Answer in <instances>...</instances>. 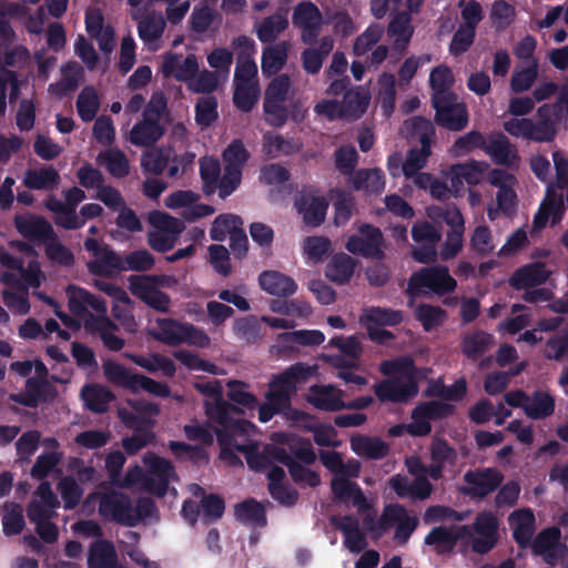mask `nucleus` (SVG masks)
Here are the masks:
<instances>
[{
  "mask_svg": "<svg viewBox=\"0 0 568 568\" xmlns=\"http://www.w3.org/2000/svg\"><path fill=\"white\" fill-rule=\"evenodd\" d=\"M310 374V367L303 363H296L282 373L273 375L265 393V403L258 406V420L267 423L275 415L285 410H290L291 417L298 420L303 413L298 409H292V397L296 393L297 385L305 382Z\"/></svg>",
  "mask_w": 568,
  "mask_h": 568,
  "instance_id": "obj_1",
  "label": "nucleus"
},
{
  "mask_svg": "<svg viewBox=\"0 0 568 568\" xmlns=\"http://www.w3.org/2000/svg\"><path fill=\"white\" fill-rule=\"evenodd\" d=\"M83 246L97 257L88 264L90 273L94 275H106L110 270L145 272L150 271L155 263L153 255L146 250L131 252L125 256V265H123L119 255L109 245H101L93 237L85 239Z\"/></svg>",
  "mask_w": 568,
  "mask_h": 568,
  "instance_id": "obj_2",
  "label": "nucleus"
},
{
  "mask_svg": "<svg viewBox=\"0 0 568 568\" xmlns=\"http://www.w3.org/2000/svg\"><path fill=\"white\" fill-rule=\"evenodd\" d=\"M457 287L456 280L449 274L447 266H426L414 272L408 278L406 293L410 297L435 294L444 296Z\"/></svg>",
  "mask_w": 568,
  "mask_h": 568,
  "instance_id": "obj_3",
  "label": "nucleus"
},
{
  "mask_svg": "<svg viewBox=\"0 0 568 568\" xmlns=\"http://www.w3.org/2000/svg\"><path fill=\"white\" fill-rule=\"evenodd\" d=\"M103 373L105 378L119 386L136 393L143 389L159 397H169L171 389L168 384L152 379L151 377L133 373L125 366L115 362H105L103 364Z\"/></svg>",
  "mask_w": 568,
  "mask_h": 568,
  "instance_id": "obj_4",
  "label": "nucleus"
},
{
  "mask_svg": "<svg viewBox=\"0 0 568 568\" xmlns=\"http://www.w3.org/2000/svg\"><path fill=\"white\" fill-rule=\"evenodd\" d=\"M148 221L155 229L149 232L148 243L159 253H166L174 248L180 234L185 229L183 221L162 211H152Z\"/></svg>",
  "mask_w": 568,
  "mask_h": 568,
  "instance_id": "obj_5",
  "label": "nucleus"
},
{
  "mask_svg": "<svg viewBox=\"0 0 568 568\" xmlns=\"http://www.w3.org/2000/svg\"><path fill=\"white\" fill-rule=\"evenodd\" d=\"M194 388L206 397L214 398V403H205L207 417L217 425H237L231 419V414H243V409L223 399V387L220 381L195 382Z\"/></svg>",
  "mask_w": 568,
  "mask_h": 568,
  "instance_id": "obj_6",
  "label": "nucleus"
},
{
  "mask_svg": "<svg viewBox=\"0 0 568 568\" xmlns=\"http://www.w3.org/2000/svg\"><path fill=\"white\" fill-rule=\"evenodd\" d=\"M453 404L442 400L419 403L412 412V422L406 425V432L414 437H424L432 432V420H440L455 414Z\"/></svg>",
  "mask_w": 568,
  "mask_h": 568,
  "instance_id": "obj_7",
  "label": "nucleus"
},
{
  "mask_svg": "<svg viewBox=\"0 0 568 568\" xmlns=\"http://www.w3.org/2000/svg\"><path fill=\"white\" fill-rule=\"evenodd\" d=\"M166 278L168 275H131L129 277L130 291L151 308L168 313L171 298L166 293L155 287V283H162V280Z\"/></svg>",
  "mask_w": 568,
  "mask_h": 568,
  "instance_id": "obj_8",
  "label": "nucleus"
},
{
  "mask_svg": "<svg viewBox=\"0 0 568 568\" xmlns=\"http://www.w3.org/2000/svg\"><path fill=\"white\" fill-rule=\"evenodd\" d=\"M436 123L450 131H462L468 124V111L456 93L432 98Z\"/></svg>",
  "mask_w": 568,
  "mask_h": 568,
  "instance_id": "obj_9",
  "label": "nucleus"
},
{
  "mask_svg": "<svg viewBox=\"0 0 568 568\" xmlns=\"http://www.w3.org/2000/svg\"><path fill=\"white\" fill-rule=\"evenodd\" d=\"M294 206L302 216L303 223L315 229L325 222L329 202L318 190L310 187L303 189L296 194Z\"/></svg>",
  "mask_w": 568,
  "mask_h": 568,
  "instance_id": "obj_10",
  "label": "nucleus"
},
{
  "mask_svg": "<svg viewBox=\"0 0 568 568\" xmlns=\"http://www.w3.org/2000/svg\"><path fill=\"white\" fill-rule=\"evenodd\" d=\"M358 233L347 239L346 250L366 258L382 260L384 257L382 231L373 224L364 223L358 227Z\"/></svg>",
  "mask_w": 568,
  "mask_h": 568,
  "instance_id": "obj_11",
  "label": "nucleus"
},
{
  "mask_svg": "<svg viewBox=\"0 0 568 568\" xmlns=\"http://www.w3.org/2000/svg\"><path fill=\"white\" fill-rule=\"evenodd\" d=\"M131 497L122 491L111 490L101 495L99 500V515L109 521L125 527H134L131 516Z\"/></svg>",
  "mask_w": 568,
  "mask_h": 568,
  "instance_id": "obj_12",
  "label": "nucleus"
},
{
  "mask_svg": "<svg viewBox=\"0 0 568 568\" xmlns=\"http://www.w3.org/2000/svg\"><path fill=\"white\" fill-rule=\"evenodd\" d=\"M67 293L69 296L68 307L73 315L79 317L88 316L87 320L108 317L106 304L102 297L75 285H69Z\"/></svg>",
  "mask_w": 568,
  "mask_h": 568,
  "instance_id": "obj_13",
  "label": "nucleus"
},
{
  "mask_svg": "<svg viewBox=\"0 0 568 568\" xmlns=\"http://www.w3.org/2000/svg\"><path fill=\"white\" fill-rule=\"evenodd\" d=\"M374 393L381 402L403 404L418 394V384L415 375L408 374L405 382L399 378H387L376 383Z\"/></svg>",
  "mask_w": 568,
  "mask_h": 568,
  "instance_id": "obj_14",
  "label": "nucleus"
},
{
  "mask_svg": "<svg viewBox=\"0 0 568 568\" xmlns=\"http://www.w3.org/2000/svg\"><path fill=\"white\" fill-rule=\"evenodd\" d=\"M504 480V475L496 468L468 470L464 475L467 486L463 493L473 498H485L494 493Z\"/></svg>",
  "mask_w": 568,
  "mask_h": 568,
  "instance_id": "obj_15",
  "label": "nucleus"
},
{
  "mask_svg": "<svg viewBox=\"0 0 568 568\" xmlns=\"http://www.w3.org/2000/svg\"><path fill=\"white\" fill-rule=\"evenodd\" d=\"M13 222L18 233L30 242L44 244L58 237L52 224L41 215L18 214Z\"/></svg>",
  "mask_w": 568,
  "mask_h": 568,
  "instance_id": "obj_16",
  "label": "nucleus"
},
{
  "mask_svg": "<svg viewBox=\"0 0 568 568\" xmlns=\"http://www.w3.org/2000/svg\"><path fill=\"white\" fill-rule=\"evenodd\" d=\"M471 537L470 526L464 525L459 527H434L425 537L424 542L427 546H433L437 555L452 554L459 539Z\"/></svg>",
  "mask_w": 568,
  "mask_h": 568,
  "instance_id": "obj_17",
  "label": "nucleus"
},
{
  "mask_svg": "<svg viewBox=\"0 0 568 568\" xmlns=\"http://www.w3.org/2000/svg\"><path fill=\"white\" fill-rule=\"evenodd\" d=\"M485 152L495 164L504 165L508 169H518L519 166L520 158L518 150L503 133L489 135Z\"/></svg>",
  "mask_w": 568,
  "mask_h": 568,
  "instance_id": "obj_18",
  "label": "nucleus"
},
{
  "mask_svg": "<svg viewBox=\"0 0 568 568\" xmlns=\"http://www.w3.org/2000/svg\"><path fill=\"white\" fill-rule=\"evenodd\" d=\"M332 525L344 536V547L353 554H359L367 547L365 534L359 528V521L355 516L345 515L332 517Z\"/></svg>",
  "mask_w": 568,
  "mask_h": 568,
  "instance_id": "obj_19",
  "label": "nucleus"
},
{
  "mask_svg": "<svg viewBox=\"0 0 568 568\" xmlns=\"http://www.w3.org/2000/svg\"><path fill=\"white\" fill-rule=\"evenodd\" d=\"M165 126L156 120L142 116L129 133V141L140 148H151L155 145L165 134Z\"/></svg>",
  "mask_w": 568,
  "mask_h": 568,
  "instance_id": "obj_20",
  "label": "nucleus"
},
{
  "mask_svg": "<svg viewBox=\"0 0 568 568\" xmlns=\"http://www.w3.org/2000/svg\"><path fill=\"white\" fill-rule=\"evenodd\" d=\"M513 526V538L521 549H527L532 542L536 530L535 514L530 508L517 509L509 516Z\"/></svg>",
  "mask_w": 568,
  "mask_h": 568,
  "instance_id": "obj_21",
  "label": "nucleus"
},
{
  "mask_svg": "<svg viewBox=\"0 0 568 568\" xmlns=\"http://www.w3.org/2000/svg\"><path fill=\"white\" fill-rule=\"evenodd\" d=\"M344 392L334 385H314L311 387L308 403L324 412H338L343 409Z\"/></svg>",
  "mask_w": 568,
  "mask_h": 568,
  "instance_id": "obj_22",
  "label": "nucleus"
},
{
  "mask_svg": "<svg viewBox=\"0 0 568 568\" xmlns=\"http://www.w3.org/2000/svg\"><path fill=\"white\" fill-rule=\"evenodd\" d=\"M258 284L270 295L288 297L296 293L295 280L278 271H264L258 276Z\"/></svg>",
  "mask_w": 568,
  "mask_h": 568,
  "instance_id": "obj_23",
  "label": "nucleus"
},
{
  "mask_svg": "<svg viewBox=\"0 0 568 568\" xmlns=\"http://www.w3.org/2000/svg\"><path fill=\"white\" fill-rule=\"evenodd\" d=\"M549 272L545 264L536 262L519 267L509 278V284L517 291L536 287L547 282Z\"/></svg>",
  "mask_w": 568,
  "mask_h": 568,
  "instance_id": "obj_24",
  "label": "nucleus"
},
{
  "mask_svg": "<svg viewBox=\"0 0 568 568\" xmlns=\"http://www.w3.org/2000/svg\"><path fill=\"white\" fill-rule=\"evenodd\" d=\"M332 493L336 500L348 501L352 500L354 507L364 511L368 509L366 497L364 496L361 487L345 477L344 474L336 475L331 483Z\"/></svg>",
  "mask_w": 568,
  "mask_h": 568,
  "instance_id": "obj_25",
  "label": "nucleus"
},
{
  "mask_svg": "<svg viewBox=\"0 0 568 568\" xmlns=\"http://www.w3.org/2000/svg\"><path fill=\"white\" fill-rule=\"evenodd\" d=\"M84 326L89 331L97 333L109 351L119 352L123 348L124 339L114 334L115 331H119V326L109 317L85 320Z\"/></svg>",
  "mask_w": 568,
  "mask_h": 568,
  "instance_id": "obj_26",
  "label": "nucleus"
},
{
  "mask_svg": "<svg viewBox=\"0 0 568 568\" xmlns=\"http://www.w3.org/2000/svg\"><path fill=\"white\" fill-rule=\"evenodd\" d=\"M357 262L345 253L333 255L325 268V276L337 285L347 284L354 275Z\"/></svg>",
  "mask_w": 568,
  "mask_h": 568,
  "instance_id": "obj_27",
  "label": "nucleus"
},
{
  "mask_svg": "<svg viewBox=\"0 0 568 568\" xmlns=\"http://www.w3.org/2000/svg\"><path fill=\"white\" fill-rule=\"evenodd\" d=\"M288 50L287 41L265 47L261 58L262 73L267 77L277 74L287 62Z\"/></svg>",
  "mask_w": 568,
  "mask_h": 568,
  "instance_id": "obj_28",
  "label": "nucleus"
},
{
  "mask_svg": "<svg viewBox=\"0 0 568 568\" xmlns=\"http://www.w3.org/2000/svg\"><path fill=\"white\" fill-rule=\"evenodd\" d=\"M351 449L358 456L369 459H382L389 453V446L379 437L354 435L351 440Z\"/></svg>",
  "mask_w": 568,
  "mask_h": 568,
  "instance_id": "obj_29",
  "label": "nucleus"
},
{
  "mask_svg": "<svg viewBox=\"0 0 568 568\" xmlns=\"http://www.w3.org/2000/svg\"><path fill=\"white\" fill-rule=\"evenodd\" d=\"M234 516L237 521L251 527H265L267 524L264 506L254 498H248L234 506Z\"/></svg>",
  "mask_w": 568,
  "mask_h": 568,
  "instance_id": "obj_30",
  "label": "nucleus"
},
{
  "mask_svg": "<svg viewBox=\"0 0 568 568\" xmlns=\"http://www.w3.org/2000/svg\"><path fill=\"white\" fill-rule=\"evenodd\" d=\"M561 532L556 526L542 529L532 540L530 548L534 555L542 556L547 564H554V549L557 547Z\"/></svg>",
  "mask_w": 568,
  "mask_h": 568,
  "instance_id": "obj_31",
  "label": "nucleus"
},
{
  "mask_svg": "<svg viewBox=\"0 0 568 568\" xmlns=\"http://www.w3.org/2000/svg\"><path fill=\"white\" fill-rule=\"evenodd\" d=\"M116 565V551L113 544L105 539L93 541L89 548V568H113Z\"/></svg>",
  "mask_w": 568,
  "mask_h": 568,
  "instance_id": "obj_32",
  "label": "nucleus"
},
{
  "mask_svg": "<svg viewBox=\"0 0 568 568\" xmlns=\"http://www.w3.org/2000/svg\"><path fill=\"white\" fill-rule=\"evenodd\" d=\"M288 27V19L284 12H275L265 17L254 26L257 39L262 43H272Z\"/></svg>",
  "mask_w": 568,
  "mask_h": 568,
  "instance_id": "obj_33",
  "label": "nucleus"
},
{
  "mask_svg": "<svg viewBox=\"0 0 568 568\" xmlns=\"http://www.w3.org/2000/svg\"><path fill=\"white\" fill-rule=\"evenodd\" d=\"M24 185L29 190H54L60 183V174L52 166H43L39 170H27L23 179Z\"/></svg>",
  "mask_w": 568,
  "mask_h": 568,
  "instance_id": "obj_34",
  "label": "nucleus"
},
{
  "mask_svg": "<svg viewBox=\"0 0 568 568\" xmlns=\"http://www.w3.org/2000/svg\"><path fill=\"white\" fill-rule=\"evenodd\" d=\"M355 191H365L369 194H379L385 189V176L381 169H361L352 178Z\"/></svg>",
  "mask_w": 568,
  "mask_h": 568,
  "instance_id": "obj_35",
  "label": "nucleus"
},
{
  "mask_svg": "<svg viewBox=\"0 0 568 568\" xmlns=\"http://www.w3.org/2000/svg\"><path fill=\"white\" fill-rule=\"evenodd\" d=\"M85 407L95 414L108 412L109 405L114 400L113 393L101 385H85L81 390Z\"/></svg>",
  "mask_w": 568,
  "mask_h": 568,
  "instance_id": "obj_36",
  "label": "nucleus"
},
{
  "mask_svg": "<svg viewBox=\"0 0 568 568\" xmlns=\"http://www.w3.org/2000/svg\"><path fill=\"white\" fill-rule=\"evenodd\" d=\"M555 413V398L548 392L535 390L528 397L525 414L528 418L538 420L550 417Z\"/></svg>",
  "mask_w": 568,
  "mask_h": 568,
  "instance_id": "obj_37",
  "label": "nucleus"
},
{
  "mask_svg": "<svg viewBox=\"0 0 568 568\" xmlns=\"http://www.w3.org/2000/svg\"><path fill=\"white\" fill-rule=\"evenodd\" d=\"M80 119L88 123L95 119L100 109V98L92 85H85L78 95L75 102Z\"/></svg>",
  "mask_w": 568,
  "mask_h": 568,
  "instance_id": "obj_38",
  "label": "nucleus"
},
{
  "mask_svg": "<svg viewBox=\"0 0 568 568\" xmlns=\"http://www.w3.org/2000/svg\"><path fill=\"white\" fill-rule=\"evenodd\" d=\"M362 321L366 325L396 326L403 322V312L398 310L372 306L364 311Z\"/></svg>",
  "mask_w": 568,
  "mask_h": 568,
  "instance_id": "obj_39",
  "label": "nucleus"
},
{
  "mask_svg": "<svg viewBox=\"0 0 568 568\" xmlns=\"http://www.w3.org/2000/svg\"><path fill=\"white\" fill-rule=\"evenodd\" d=\"M229 390H227V398L231 404L235 405L237 408L239 406H242L246 409H254L258 408V400L257 397L248 390L250 385L245 382L237 381V379H231L226 384Z\"/></svg>",
  "mask_w": 568,
  "mask_h": 568,
  "instance_id": "obj_40",
  "label": "nucleus"
},
{
  "mask_svg": "<svg viewBox=\"0 0 568 568\" xmlns=\"http://www.w3.org/2000/svg\"><path fill=\"white\" fill-rule=\"evenodd\" d=\"M414 316L420 322L425 332H430L444 324L447 312L440 306L422 303L415 308Z\"/></svg>",
  "mask_w": 568,
  "mask_h": 568,
  "instance_id": "obj_41",
  "label": "nucleus"
},
{
  "mask_svg": "<svg viewBox=\"0 0 568 568\" xmlns=\"http://www.w3.org/2000/svg\"><path fill=\"white\" fill-rule=\"evenodd\" d=\"M408 138L416 140L420 145H432L435 128L430 120L423 116H413L404 122Z\"/></svg>",
  "mask_w": 568,
  "mask_h": 568,
  "instance_id": "obj_42",
  "label": "nucleus"
},
{
  "mask_svg": "<svg viewBox=\"0 0 568 568\" xmlns=\"http://www.w3.org/2000/svg\"><path fill=\"white\" fill-rule=\"evenodd\" d=\"M98 160L105 166L108 172L118 179L129 174L130 164L126 155L119 149H110L99 153Z\"/></svg>",
  "mask_w": 568,
  "mask_h": 568,
  "instance_id": "obj_43",
  "label": "nucleus"
},
{
  "mask_svg": "<svg viewBox=\"0 0 568 568\" xmlns=\"http://www.w3.org/2000/svg\"><path fill=\"white\" fill-rule=\"evenodd\" d=\"M494 336L484 331L466 335L462 342L463 354L469 359H477L493 344Z\"/></svg>",
  "mask_w": 568,
  "mask_h": 568,
  "instance_id": "obj_44",
  "label": "nucleus"
},
{
  "mask_svg": "<svg viewBox=\"0 0 568 568\" xmlns=\"http://www.w3.org/2000/svg\"><path fill=\"white\" fill-rule=\"evenodd\" d=\"M264 152L270 158L292 155L300 151L301 144L294 139H285L281 134H267L264 136Z\"/></svg>",
  "mask_w": 568,
  "mask_h": 568,
  "instance_id": "obj_45",
  "label": "nucleus"
},
{
  "mask_svg": "<svg viewBox=\"0 0 568 568\" xmlns=\"http://www.w3.org/2000/svg\"><path fill=\"white\" fill-rule=\"evenodd\" d=\"M454 82V74L449 67L445 64L435 67L429 74V85L433 90L432 98L453 94L454 92L450 89Z\"/></svg>",
  "mask_w": 568,
  "mask_h": 568,
  "instance_id": "obj_46",
  "label": "nucleus"
},
{
  "mask_svg": "<svg viewBox=\"0 0 568 568\" xmlns=\"http://www.w3.org/2000/svg\"><path fill=\"white\" fill-rule=\"evenodd\" d=\"M240 226H243V220L240 215L231 213L220 214L212 223L210 237L213 241L223 242L227 235H231Z\"/></svg>",
  "mask_w": 568,
  "mask_h": 568,
  "instance_id": "obj_47",
  "label": "nucleus"
},
{
  "mask_svg": "<svg viewBox=\"0 0 568 568\" xmlns=\"http://www.w3.org/2000/svg\"><path fill=\"white\" fill-rule=\"evenodd\" d=\"M233 332L246 344H255L263 337L260 321L254 315L237 318L234 322Z\"/></svg>",
  "mask_w": 568,
  "mask_h": 568,
  "instance_id": "obj_48",
  "label": "nucleus"
},
{
  "mask_svg": "<svg viewBox=\"0 0 568 568\" xmlns=\"http://www.w3.org/2000/svg\"><path fill=\"white\" fill-rule=\"evenodd\" d=\"M159 331L154 334L155 339L176 346L183 343V332L185 323H180L175 320L163 318L158 322Z\"/></svg>",
  "mask_w": 568,
  "mask_h": 568,
  "instance_id": "obj_49",
  "label": "nucleus"
},
{
  "mask_svg": "<svg viewBox=\"0 0 568 568\" xmlns=\"http://www.w3.org/2000/svg\"><path fill=\"white\" fill-rule=\"evenodd\" d=\"M200 175L203 182V193L213 194L217 189L219 178L221 175V164L215 158H203L200 161Z\"/></svg>",
  "mask_w": 568,
  "mask_h": 568,
  "instance_id": "obj_50",
  "label": "nucleus"
},
{
  "mask_svg": "<svg viewBox=\"0 0 568 568\" xmlns=\"http://www.w3.org/2000/svg\"><path fill=\"white\" fill-rule=\"evenodd\" d=\"M479 170L475 162L464 164H453L447 172L452 187L458 190L463 186L464 182L468 184H476L478 182Z\"/></svg>",
  "mask_w": 568,
  "mask_h": 568,
  "instance_id": "obj_51",
  "label": "nucleus"
},
{
  "mask_svg": "<svg viewBox=\"0 0 568 568\" xmlns=\"http://www.w3.org/2000/svg\"><path fill=\"white\" fill-rule=\"evenodd\" d=\"M430 145H420V148H412L408 150L406 160L402 165V172L406 178H413L426 164L430 155Z\"/></svg>",
  "mask_w": 568,
  "mask_h": 568,
  "instance_id": "obj_52",
  "label": "nucleus"
},
{
  "mask_svg": "<svg viewBox=\"0 0 568 568\" xmlns=\"http://www.w3.org/2000/svg\"><path fill=\"white\" fill-rule=\"evenodd\" d=\"M260 91L254 83H237L233 94L234 105L242 112H250L257 103Z\"/></svg>",
  "mask_w": 568,
  "mask_h": 568,
  "instance_id": "obj_53",
  "label": "nucleus"
},
{
  "mask_svg": "<svg viewBox=\"0 0 568 568\" xmlns=\"http://www.w3.org/2000/svg\"><path fill=\"white\" fill-rule=\"evenodd\" d=\"M368 103L369 97L359 91L345 92L342 101L344 118H361L366 112Z\"/></svg>",
  "mask_w": 568,
  "mask_h": 568,
  "instance_id": "obj_54",
  "label": "nucleus"
},
{
  "mask_svg": "<svg viewBox=\"0 0 568 568\" xmlns=\"http://www.w3.org/2000/svg\"><path fill=\"white\" fill-rule=\"evenodd\" d=\"M165 29L162 16H146L138 24V33L142 41L151 43L160 39Z\"/></svg>",
  "mask_w": 568,
  "mask_h": 568,
  "instance_id": "obj_55",
  "label": "nucleus"
},
{
  "mask_svg": "<svg viewBox=\"0 0 568 568\" xmlns=\"http://www.w3.org/2000/svg\"><path fill=\"white\" fill-rule=\"evenodd\" d=\"M217 116V100L215 97L209 95L197 100L195 104V121L200 126H211Z\"/></svg>",
  "mask_w": 568,
  "mask_h": 568,
  "instance_id": "obj_56",
  "label": "nucleus"
},
{
  "mask_svg": "<svg viewBox=\"0 0 568 568\" xmlns=\"http://www.w3.org/2000/svg\"><path fill=\"white\" fill-rule=\"evenodd\" d=\"M173 356L190 371H202L213 375L219 374V367L215 364L202 359L197 354L190 351L176 349L173 352Z\"/></svg>",
  "mask_w": 568,
  "mask_h": 568,
  "instance_id": "obj_57",
  "label": "nucleus"
},
{
  "mask_svg": "<svg viewBox=\"0 0 568 568\" xmlns=\"http://www.w3.org/2000/svg\"><path fill=\"white\" fill-rule=\"evenodd\" d=\"M270 308L274 313L287 316L307 317L312 314V306L307 302L298 298L291 301L273 300L270 304Z\"/></svg>",
  "mask_w": 568,
  "mask_h": 568,
  "instance_id": "obj_58",
  "label": "nucleus"
},
{
  "mask_svg": "<svg viewBox=\"0 0 568 568\" xmlns=\"http://www.w3.org/2000/svg\"><path fill=\"white\" fill-rule=\"evenodd\" d=\"M538 77V61H532L528 67L514 71L510 79V88L515 93L529 90Z\"/></svg>",
  "mask_w": 568,
  "mask_h": 568,
  "instance_id": "obj_59",
  "label": "nucleus"
},
{
  "mask_svg": "<svg viewBox=\"0 0 568 568\" xmlns=\"http://www.w3.org/2000/svg\"><path fill=\"white\" fill-rule=\"evenodd\" d=\"M215 16V10L207 4L195 6L189 20L190 29L197 34L205 33L214 22Z\"/></svg>",
  "mask_w": 568,
  "mask_h": 568,
  "instance_id": "obj_60",
  "label": "nucleus"
},
{
  "mask_svg": "<svg viewBox=\"0 0 568 568\" xmlns=\"http://www.w3.org/2000/svg\"><path fill=\"white\" fill-rule=\"evenodd\" d=\"M59 490L65 509H74L83 495V489L71 476H65L60 480Z\"/></svg>",
  "mask_w": 568,
  "mask_h": 568,
  "instance_id": "obj_61",
  "label": "nucleus"
},
{
  "mask_svg": "<svg viewBox=\"0 0 568 568\" xmlns=\"http://www.w3.org/2000/svg\"><path fill=\"white\" fill-rule=\"evenodd\" d=\"M293 23L300 28L322 23V13L313 2L303 1L294 9Z\"/></svg>",
  "mask_w": 568,
  "mask_h": 568,
  "instance_id": "obj_62",
  "label": "nucleus"
},
{
  "mask_svg": "<svg viewBox=\"0 0 568 568\" xmlns=\"http://www.w3.org/2000/svg\"><path fill=\"white\" fill-rule=\"evenodd\" d=\"M412 16L409 12H397L388 24V33L396 37V41L409 42L413 36Z\"/></svg>",
  "mask_w": 568,
  "mask_h": 568,
  "instance_id": "obj_63",
  "label": "nucleus"
},
{
  "mask_svg": "<svg viewBox=\"0 0 568 568\" xmlns=\"http://www.w3.org/2000/svg\"><path fill=\"white\" fill-rule=\"evenodd\" d=\"M26 526L23 510L19 504L11 503L2 517V530L6 536L19 535Z\"/></svg>",
  "mask_w": 568,
  "mask_h": 568,
  "instance_id": "obj_64",
  "label": "nucleus"
}]
</instances>
